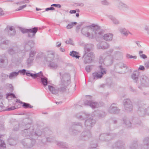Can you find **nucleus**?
Here are the masks:
<instances>
[{
  "label": "nucleus",
  "instance_id": "1",
  "mask_svg": "<svg viewBox=\"0 0 149 149\" xmlns=\"http://www.w3.org/2000/svg\"><path fill=\"white\" fill-rule=\"evenodd\" d=\"M95 121L91 118L87 119L85 122V125L88 130L85 129L81 134L80 139L83 140H86L91 136L90 130L95 124Z\"/></svg>",
  "mask_w": 149,
  "mask_h": 149
},
{
  "label": "nucleus",
  "instance_id": "2",
  "mask_svg": "<svg viewBox=\"0 0 149 149\" xmlns=\"http://www.w3.org/2000/svg\"><path fill=\"white\" fill-rule=\"evenodd\" d=\"M34 128L30 124L26 125L25 129L22 131V135L27 139L33 137Z\"/></svg>",
  "mask_w": 149,
  "mask_h": 149
},
{
  "label": "nucleus",
  "instance_id": "3",
  "mask_svg": "<svg viewBox=\"0 0 149 149\" xmlns=\"http://www.w3.org/2000/svg\"><path fill=\"white\" fill-rule=\"evenodd\" d=\"M20 30L23 33H28L27 36L29 38H34L38 30V27H34L30 29H26L22 28H20Z\"/></svg>",
  "mask_w": 149,
  "mask_h": 149
},
{
  "label": "nucleus",
  "instance_id": "4",
  "mask_svg": "<svg viewBox=\"0 0 149 149\" xmlns=\"http://www.w3.org/2000/svg\"><path fill=\"white\" fill-rule=\"evenodd\" d=\"M77 126H79L81 129H82V124L81 123L78 122L73 123L72 126L69 130V132L71 134L75 135L80 133V131L73 129L74 127L77 128V127H76Z\"/></svg>",
  "mask_w": 149,
  "mask_h": 149
},
{
  "label": "nucleus",
  "instance_id": "5",
  "mask_svg": "<svg viewBox=\"0 0 149 149\" xmlns=\"http://www.w3.org/2000/svg\"><path fill=\"white\" fill-rule=\"evenodd\" d=\"M100 72H95L92 74L93 78L94 79H97L101 78L103 75L106 73V69L103 68L102 65L99 66Z\"/></svg>",
  "mask_w": 149,
  "mask_h": 149
},
{
  "label": "nucleus",
  "instance_id": "6",
  "mask_svg": "<svg viewBox=\"0 0 149 149\" xmlns=\"http://www.w3.org/2000/svg\"><path fill=\"white\" fill-rule=\"evenodd\" d=\"M90 27H93V31L94 32L95 37H99V36H102L104 32L103 31L100 29V26L94 24L91 25Z\"/></svg>",
  "mask_w": 149,
  "mask_h": 149
},
{
  "label": "nucleus",
  "instance_id": "7",
  "mask_svg": "<svg viewBox=\"0 0 149 149\" xmlns=\"http://www.w3.org/2000/svg\"><path fill=\"white\" fill-rule=\"evenodd\" d=\"M124 142L121 140L116 141L112 146L111 149H125Z\"/></svg>",
  "mask_w": 149,
  "mask_h": 149
},
{
  "label": "nucleus",
  "instance_id": "8",
  "mask_svg": "<svg viewBox=\"0 0 149 149\" xmlns=\"http://www.w3.org/2000/svg\"><path fill=\"white\" fill-rule=\"evenodd\" d=\"M85 105L90 106L93 109L98 108L100 107L99 103L96 102H93L92 100H86L84 102Z\"/></svg>",
  "mask_w": 149,
  "mask_h": 149
},
{
  "label": "nucleus",
  "instance_id": "9",
  "mask_svg": "<svg viewBox=\"0 0 149 149\" xmlns=\"http://www.w3.org/2000/svg\"><path fill=\"white\" fill-rule=\"evenodd\" d=\"M93 55V53L90 52L87 54H84L83 57V59H84V62L85 64L89 63L92 61V56Z\"/></svg>",
  "mask_w": 149,
  "mask_h": 149
},
{
  "label": "nucleus",
  "instance_id": "10",
  "mask_svg": "<svg viewBox=\"0 0 149 149\" xmlns=\"http://www.w3.org/2000/svg\"><path fill=\"white\" fill-rule=\"evenodd\" d=\"M5 32H7L9 35L10 36H15L16 33V31L13 26L7 25L4 30Z\"/></svg>",
  "mask_w": 149,
  "mask_h": 149
},
{
  "label": "nucleus",
  "instance_id": "11",
  "mask_svg": "<svg viewBox=\"0 0 149 149\" xmlns=\"http://www.w3.org/2000/svg\"><path fill=\"white\" fill-rule=\"evenodd\" d=\"M140 80L141 85L143 86H149V79L145 75H142L140 77Z\"/></svg>",
  "mask_w": 149,
  "mask_h": 149
},
{
  "label": "nucleus",
  "instance_id": "12",
  "mask_svg": "<svg viewBox=\"0 0 149 149\" xmlns=\"http://www.w3.org/2000/svg\"><path fill=\"white\" fill-rule=\"evenodd\" d=\"M116 105V104L114 103L111 104L108 110V111L109 113L112 114H116L119 112L120 109Z\"/></svg>",
  "mask_w": 149,
  "mask_h": 149
},
{
  "label": "nucleus",
  "instance_id": "13",
  "mask_svg": "<svg viewBox=\"0 0 149 149\" xmlns=\"http://www.w3.org/2000/svg\"><path fill=\"white\" fill-rule=\"evenodd\" d=\"M69 84L67 82L64 83L63 81L62 80L59 84L60 87L58 88V91L61 92H65L66 91L67 86Z\"/></svg>",
  "mask_w": 149,
  "mask_h": 149
},
{
  "label": "nucleus",
  "instance_id": "14",
  "mask_svg": "<svg viewBox=\"0 0 149 149\" xmlns=\"http://www.w3.org/2000/svg\"><path fill=\"white\" fill-rule=\"evenodd\" d=\"M88 27V26H87L85 28H82L81 30V33L84 35L88 37L89 38H93L94 37L92 35L91 36L90 33L88 32V30L87 28Z\"/></svg>",
  "mask_w": 149,
  "mask_h": 149
},
{
  "label": "nucleus",
  "instance_id": "15",
  "mask_svg": "<svg viewBox=\"0 0 149 149\" xmlns=\"http://www.w3.org/2000/svg\"><path fill=\"white\" fill-rule=\"evenodd\" d=\"M117 6L118 8L120 10L123 8H125L126 10H129V9L128 6L120 1H118L117 2Z\"/></svg>",
  "mask_w": 149,
  "mask_h": 149
},
{
  "label": "nucleus",
  "instance_id": "16",
  "mask_svg": "<svg viewBox=\"0 0 149 149\" xmlns=\"http://www.w3.org/2000/svg\"><path fill=\"white\" fill-rule=\"evenodd\" d=\"M47 57L45 56V60L47 62H50L52 61L54 57V54L52 52H48Z\"/></svg>",
  "mask_w": 149,
  "mask_h": 149
},
{
  "label": "nucleus",
  "instance_id": "17",
  "mask_svg": "<svg viewBox=\"0 0 149 149\" xmlns=\"http://www.w3.org/2000/svg\"><path fill=\"white\" fill-rule=\"evenodd\" d=\"M60 79L61 81L62 80L63 81L64 83L67 82L69 84L70 81L69 80L70 79V76L69 74L67 73H64L62 75Z\"/></svg>",
  "mask_w": 149,
  "mask_h": 149
},
{
  "label": "nucleus",
  "instance_id": "18",
  "mask_svg": "<svg viewBox=\"0 0 149 149\" xmlns=\"http://www.w3.org/2000/svg\"><path fill=\"white\" fill-rule=\"evenodd\" d=\"M113 135V134H108L107 133H104L100 134L99 136V139L102 141H105L107 139L105 138L108 139H111V137Z\"/></svg>",
  "mask_w": 149,
  "mask_h": 149
},
{
  "label": "nucleus",
  "instance_id": "19",
  "mask_svg": "<svg viewBox=\"0 0 149 149\" xmlns=\"http://www.w3.org/2000/svg\"><path fill=\"white\" fill-rule=\"evenodd\" d=\"M113 36V35L112 33H106L103 36V38L104 40L107 41H109L112 40Z\"/></svg>",
  "mask_w": 149,
  "mask_h": 149
},
{
  "label": "nucleus",
  "instance_id": "20",
  "mask_svg": "<svg viewBox=\"0 0 149 149\" xmlns=\"http://www.w3.org/2000/svg\"><path fill=\"white\" fill-rule=\"evenodd\" d=\"M34 44V42L32 40H29L28 42L26 43L25 46V48L26 49L29 47L28 49H31L33 47Z\"/></svg>",
  "mask_w": 149,
  "mask_h": 149
},
{
  "label": "nucleus",
  "instance_id": "21",
  "mask_svg": "<svg viewBox=\"0 0 149 149\" xmlns=\"http://www.w3.org/2000/svg\"><path fill=\"white\" fill-rule=\"evenodd\" d=\"M17 50L16 49V48L15 47H10L7 50V52L9 54L11 55H13L15 54Z\"/></svg>",
  "mask_w": 149,
  "mask_h": 149
},
{
  "label": "nucleus",
  "instance_id": "22",
  "mask_svg": "<svg viewBox=\"0 0 149 149\" xmlns=\"http://www.w3.org/2000/svg\"><path fill=\"white\" fill-rule=\"evenodd\" d=\"M139 75V72H134L132 75V79L136 83L137 81Z\"/></svg>",
  "mask_w": 149,
  "mask_h": 149
},
{
  "label": "nucleus",
  "instance_id": "23",
  "mask_svg": "<svg viewBox=\"0 0 149 149\" xmlns=\"http://www.w3.org/2000/svg\"><path fill=\"white\" fill-rule=\"evenodd\" d=\"M97 112L98 115H97V117L99 118H102L104 117L106 115L105 112L103 111H95L93 112L94 114H95V112Z\"/></svg>",
  "mask_w": 149,
  "mask_h": 149
},
{
  "label": "nucleus",
  "instance_id": "24",
  "mask_svg": "<svg viewBox=\"0 0 149 149\" xmlns=\"http://www.w3.org/2000/svg\"><path fill=\"white\" fill-rule=\"evenodd\" d=\"M48 88L49 91L53 94H56L58 93V91L55 88L52 86L48 85Z\"/></svg>",
  "mask_w": 149,
  "mask_h": 149
},
{
  "label": "nucleus",
  "instance_id": "25",
  "mask_svg": "<svg viewBox=\"0 0 149 149\" xmlns=\"http://www.w3.org/2000/svg\"><path fill=\"white\" fill-rule=\"evenodd\" d=\"M126 103V102H125ZM125 109L127 111H130L132 110L133 105L132 102L128 104H127L126 103L125 104V106H124Z\"/></svg>",
  "mask_w": 149,
  "mask_h": 149
},
{
  "label": "nucleus",
  "instance_id": "26",
  "mask_svg": "<svg viewBox=\"0 0 149 149\" xmlns=\"http://www.w3.org/2000/svg\"><path fill=\"white\" fill-rule=\"evenodd\" d=\"M41 81L44 87H45L48 84V79L45 77H41Z\"/></svg>",
  "mask_w": 149,
  "mask_h": 149
},
{
  "label": "nucleus",
  "instance_id": "27",
  "mask_svg": "<svg viewBox=\"0 0 149 149\" xmlns=\"http://www.w3.org/2000/svg\"><path fill=\"white\" fill-rule=\"evenodd\" d=\"M8 40L4 41L0 44V47L2 49H5L7 45H8Z\"/></svg>",
  "mask_w": 149,
  "mask_h": 149
},
{
  "label": "nucleus",
  "instance_id": "28",
  "mask_svg": "<svg viewBox=\"0 0 149 149\" xmlns=\"http://www.w3.org/2000/svg\"><path fill=\"white\" fill-rule=\"evenodd\" d=\"M70 54L72 57L76 58H77L79 59L80 57L79 55V53L74 51H72L70 52Z\"/></svg>",
  "mask_w": 149,
  "mask_h": 149
},
{
  "label": "nucleus",
  "instance_id": "29",
  "mask_svg": "<svg viewBox=\"0 0 149 149\" xmlns=\"http://www.w3.org/2000/svg\"><path fill=\"white\" fill-rule=\"evenodd\" d=\"M124 123L128 127H131V123L127 118H123Z\"/></svg>",
  "mask_w": 149,
  "mask_h": 149
},
{
  "label": "nucleus",
  "instance_id": "30",
  "mask_svg": "<svg viewBox=\"0 0 149 149\" xmlns=\"http://www.w3.org/2000/svg\"><path fill=\"white\" fill-rule=\"evenodd\" d=\"M57 145L63 148H67L68 145L65 143L61 142H58L57 143Z\"/></svg>",
  "mask_w": 149,
  "mask_h": 149
},
{
  "label": "nucleus",
  "instance_id": "31",
  "mask_svg": "<svg viewBox=\"0 0 149 149\" xmlns=\"http://www.w3.org/2000/svg\"><path fill=\"white\" fill-rule=\"evenodd\" d=\"M42 132L40 130H38L36 132H34L33 134V137L35 138H38V136H40L42 134Z\"/></svg>",
  "mask_w": 149,
  "mask_h": 149
},
{
  "label": "nucleus",
  "instance_id": "32",
  "mask_svg": "<svg viewBox=\"0 0 149 149\" xmlns=\"http://www.w3.org/2000/svg\"><path fill=\"white\" fill-rule=\"evenodd\" d=\"M49 66L53 69H56L58 67L57 64L56 63L51 61L49 62Z\"/></svg>",
  "mask_w": 149,
  "mask_h": 149
},
{
  "label": "nucleus",
  "instance_id": "33",
  "mask_svg": "<svg viewBox=\"0 0 149 149\" xmlns=\"http://www.w3.org/2000/svg\"><path fill=\"white\" fill-rule=\"evenodd\" d=\"M143 143L144 146H146V148H148L149 147V138H145L143 141Z\"/></svg>",
  "mask_w": 149,
  "mask_h": 149
},
{
  "label": "nucleus",
  "instance_id": "34",
  "mask_svg": "<svg viewBox=\"0 0 149 149\" xmlns=\"http://www.w3.org/2000/svg\"><path fill=\"white\" fill-rule=\"evenodd\" d=\"M109 18L113 22V23L116 24H119V21L116 19L112 15H109L108 16Z\"/></svg>",
  "mask_w": 149,
  "mask_h": 149
},
{
  "label": "nucleus",
  "instance_id": "35",
  "mask_svg": "<svg viewBox=\"0 0 149 149\" xmlns=\"http://www.w3.org/2000/svg\"><path fill=\"white\" fill-rule=\"evenodd\" d=\"M90 116V114L86 113H83L82 115H80L78 117L81 120H83L88 118Z\"/></svg>",
  "mask_w": 149,
  "mask_h": 149
},
{
  "label": "nucleus",
  "instance_id": "36",
  "mask_svg": "<svg viewBox=\"0 0 149 149\" xmlns=\"http://www.w3.org/2000/svg\"><path fill=\"white\" fill-rule=\"evenodd\" d=\"M91 45L90 44H88L85 47L84 54H88V52H90L91 49V48L90 47Z\"/></svg>",
  "mask_w": 149,
  "mask_h": 149
},
{
  "label": "nucleus",
  "instance_id": "37",
  "mask_svg": "<svg viewBox=\"0 0 149 149\" xmlns=\"http://www.w3.org/2000/svg\"><path fill=\"white\" fill-rule=\"evenodd\" d=\"M22 106L25 109H27L28 108H31L33 107V106L28 103L23 102L22 104Z\"/></svg>",
  "mask_w": 149,
  "mask_h": 149
},
{
  "label": "nucleus",
  "instance_id": "38",
  "mask_svg": "<svg viewBox=\"0 0 149 149\" xmlns=\"http://www.w3.org/2000/svg\"><path fill=\"white\" fill-rule=\"evenodd\" d=\"M43 76V74L42 71H40L37 73L33 74V79H35L38 77H40Z\"/></svg>",
  "mask_w": 149,
  "mask_h": 149
},
{
  "label": "nucleus",
  "instance_id": "39",
  "mask_svg": "<svg viewBox=\"0 0 149 149\" xmlns=\"http://www.w3.org/2000/svg\"><path fill=\"white\" fill-rule=\"evenodd\" d=\"M49 138H45V137L44 138L42 139L41 140V142L44 144H46L47 142H51L52 141L49 140Z\"/></svg>",
  "mask_w": 149,
  "mask_h": 149
},
{
  "label": "nucleus",
  "instance_id": "40",
  "mask_svg": "<svg viewBox=\"0 0 149 149\" xmlns=\"http://www.w3.org/2000/svg\"><path fill=\"white\" fill-rule=\"evenodd\" d=\"M18 74V72H12L9 75V77L10 79H11L14 77L17 76Z\"/></svg>",
  "mask_w": 149,
  "mask_h": 149
},
{
  "label": "nucleus",
  "instance_id": "41",
  "mask_svg": "<svg viewBox=\"0 0 149 149\" xmlns=\"http://www.w3.org/2000/svg\"><path fill=\"white\" fill-rule=\"evenodd\" d=\"M77 22H72L68 24L66 26V28L68 29L72 28L74 25H76L77 24Z\"/></svg>",
  "mask_w": 149,
  "mask_h": 149
},
{
  "label": "nucleus",
  "instance_id": "42",
  "mask_svg": "<svg viewBox=\"0 0 149 149\" xmlns=\"http://www.w3.org/2000/svg\"><path fill=\"white\" fill-rule=\"evenodd\" d=\"M137 147V142L134 141L133 143L130 146V149H136Z\"/></svg>",
  "mask_w": 149,
  "mask_h": 149
},
{
  "label": "nucleus",
  "instance_id": "43",
  "mask_svg": "<svg viewBox=\"0 0 149 149\" xmlns=\"http://www.w3.org/2000/svg\"><path fill=\"white\" fill-rule=\"evenodd\" d=\"M33 60V58L30 57L29 56V58H28L26 61V63H27V65H29V64L32 63Z\"/></svg>",
  "mask_w": 149,
  "mask_h": 149
},
{
  "label": "nucleus",
  "instance_id": "44",
  "mask_svg": "<svg viewBox=\"0 0 149 149\" xmlns=\"http://www.w3.org/2000/svg\"><path fill=\"white\" fill-rule=\"evenodd\" d=\"M74 6H80L83 7L84 4L82 2H77L74 4Z\"/></svg>",
  "mask_w": 149,
  "mask_h": 149
},
{
  "label": "nucleus",
  "instance_id": "45",
  "mask_svg": "<svg viewBox=\"0 0 149 149\" xmlns=\"http://www.w3.org/2000/svg\"><path fill=\"white\" fill-rule=\"evenodd\" d=\"M93 65H88L86 66L85 68L86 71L88 72H89L92 69Z\"/></svg>",
  "mask_w": 149,
  "mask_h": 149
},
{
  "label": "nucleus",
  "instance_id": "46",
  "mask_svg": "<svg viewBox=\"0 0 149 149\" xmlns=\"http://www.w3.org/2000/svg\"><path fill=\"white\" fill-rule=\"evenodd\" d=\"M36 53V52L35 51L31 50L29 54V56L33 58Z\"/></svg>",
  "mask_w": 149,
  "mask_h": 149
},
{
  "label": "nucleus",
  "instance_id": "47",
  "mask_svg": "<svg viewBox=\"0 0 149 149\" xmlns=\"http://www.w3.org/2000/svg\"><path fill=\"white\" fill-rule=\"evenodd\" d=\"M120 31L122 34H124L125 36H127L128 35V33H127L126 29H121Z\"/></svg>",
  "mask_w": 149,
  "mask_h": 149
},
{
  "label": "nucleus",
  "instance_id": "48",
  "mask_svg": "<svg viewBox=\"0 0 149 149\" xmlns=\"http://www.w3.org/2000/svg\"><path fill=\"white\" fill-rule=\"evenodd\" d=\"M106 45V46L105 45H102L100 46V48L101 49H107L109 47V45L108 44L107 42H105L104 45Z\"/></svg>",
  "mask_w": 149,
  "mask_h": 149
},
{
  "label": "nucleus",
  "instance_id": "49",
  "mask_svg": "<svg viewBox=\"0 0 149 149\" xmlns=\"http://www.w3.org/2000/svg\"><path fill=\"white\" fill-rule=\"evenodd\" d=\"M97 146V144H91L90 147L89 149H96V147Z\"/></svg>",
  "mask_w": 149,
  "mask_h": 149
},
{
  "label": "nucleus",
  "instance_id": "50",
  "mask_svg": "<svg viewBox=\"0 0 149 149\" xmlns=\"http://www.w3.org/2000/svg\"><path fill=\"white\" fill-rule=\"evenodd\" d=\"M126 57L127 58H134V59H136L137 58L136 56H133L129 54H127L126 55Z\"/></svg>",
  "mask_w": 149,
  "mask_h": 149
},
{
  "label": "nucleus",
  "instance_id": "51",
  "mask_svg": "<svg viewBox=\"0 0 149 149\" xmlns=\"http://www.w3.org/2000/svg\"><path fill=\"white\" fill-rule=\"evenodd\" d=\"M37 138H35V137H33L31 138L30 139H29L31 140V142L32 146L35 144L36 142L35 139Z\"/></svg>",
  "mask_w": 149,
  "mask_h": 149
},
{
  "label": "nucleus",
  "instance_id": "52",
  "mask_svg": "<svg viewBox=\"0 0 149 149\" xmlns=\"http://www.w3.org/2000/svg\"><path fill=\"white\" fill-rule=\"evenodd\" d=\"M138 110L139 111H143L144 113H145L147 111H149V107L147 108L146 109H144L142 108H140V107H139L138 108Z\"/></svg>",
  "mask_w": 149,
  "mask_h": 149
},
{
  "label": "nucleus",
  "instance_id": "53",
  "mask_svg": "<svg viewBox=\"0 0 149 149\" xmlns=\"http://www.w3.org/2000/svg\"><path fill=\"white\" fill-rule=\"evenodd\" d=\"M125 102L127 104H130L132 102L130 99H125L123 101L124 106H125Z\"/></svg>",
  "mask_w": 149,
  "mask_h": 149
},
{
  "label": "nucleus",
  "instance_id": "54",
  "mask_svg": "<svg viewBox=\"0 0 149 149\" xmlns=\"http://www.w3.org/2000/svg\"><path fill=\"white\" fill-rule=\"evenodd\" d=\"M0 147H3V148H6V144L4 141L0 139Z\"/></svg>",
  "mask_w": 149,
  "mask_h": 149
},
{
  "label": "nucleus",
  "instance_id": "55",
  "mask_svg": "<svg viewBox=\"0 0 149 149\" xmlns=\"http://www.w3.org/2000/svg\"><path fill=\"white\" fill-rule=\"evenodd\" d=\"M101 3L103 5H108L109 4V3L106 0H104L101 1Z\"/></svg>",
  "mask_w": 149,
  "mask_h": 149
},
{
  "label": "nucleus",
  "instance_id": "56",
  "mask_svg": "<svg viewBox=\"0 0 149 149\" xmlns=\"http://www.w3.org/2000/svg\"><path fill=\"white\" fill-rule=\"evenodd\" d=\"M26 70L25 69H23L22 70H20L17 72L18 74L20 73L21 74L24 75L25 74Z\"/></svg>",
  "mask_w": 149,
  "mask_h": 149
},
{
  "label": "nucleus",
  "instance_id": "57",
  "mask_svg": "<svg viewBox=\"0 0 149 149\" xmlns=\"http://www.w3.org/2000/svg\"><path fill=\"white\" fill-rule=\"evenodd\" d=\"M45 131L46 132H45V133L46 136L52 134V132L49 130L47 129Z\"/></svg>",
  "mask_w": 149,
  "mask_h": 149
},
{
  "label": "nucleus",
  "instance_id": "58",
  "mask_svg": "<svg viewBox=\"0 0 149 149\" xmlns=\"http://www.w3.org/2000/svg\"><path fill=\"white\" fill-rule=\"evenodd\" d=\"M9 96H11V97H12L13 98H16V97L14 93H8L7 94V96H6L7 97H9Z\"/></svg>",
  "mask_w": 149,
  "mask_h": 149
},
{
  "label": "nucleus",
  "instance_id": "59",
  "mask_svg": "<svg viewBox=\"0 0 149 149\" xmlns=\"http://www.w3.org/2000/svg\"><path fill=\"white\" fill-rule=\"evenodd\" d=\"M25 74L27 76L31 77L32 78L33 77V74L30 73L29 70H27Z\"/></svg>",
  "mask_w": 149,
  "mask_h": 149
},
{
  "label": "nucleus",
  "instance_id": "60",
  "mask_svg": "<svg viewBox=\"0 0 149 149\" xmlns=\"http://www.w3.org/2000/svg\"><path fill=\"white\" fill-rule=\"evenodd\" d=\"M16 109V108L15 106H12L6 109L5 110L6 111H10L14 110Z\"/></svg>",
  "mask_w": 149,
  "mask_h": 149
},
{
  "label": "nucleus",
  "instance_id": "61",
  "mask_svg": "<svg viewBox=\"0 0 149 149\" xmlns=\"http://www.w3.org/2000/svg\"><path fill=\"white\" fill-rule=\"evenodd\" d=\"M26 5L25 4L24 5H23L21 6H20L18 9L17 10V11H19L21 10L22 9L24 8L26 6Z\"/></svg>",
  "mask_w": 149,
  "mask_h": 149
},
{
  "label": "nucleus",
  "instance_id": "62",
  "mask_svg": "<svg viewBox=\"0 0 149 149\" xmlns=\"http://www.w3.org/2000/svg\"><path fill=\"white\" fill-rule=\"evenodd\" d=\"M65 43L66 44H72V41L70 38H69V40L66 41Z\"/></svg>",
  "mask_w": 149,
  "mask_h": 149
},
{
  "label": "nucleus",
  "instance_id": "63",
  "mask_svg": "<svg viewBox=\"0 0 149 149\" xmlns=\"http://www.w3.org/2000/svg\"><path fill=\"white\" fill-rule=\"evenodd\" d=\"M44 55V53H39L36 56L37 58H40L42 57Z\"/></svg>",
  "mask_w": 149,
  "mask_h": 149
},
{
  "label": "nucleus",
  "instance_id": "64",
  "mask_svg": "<svg viewBox=\"0 0 149 149\" xmlns=\"http://www.w3.org/2000/svg\"><path fill=\"white\" fill-rule=\"evenodd\" d=\"M51 6H54L58 8H60L61 7V6L60 4H53L51 5Z\"/></svg>",
  "mask_w": 149,
  "mask_h": 149
}]
</instances>
